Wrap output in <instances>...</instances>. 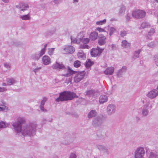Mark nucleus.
Segmentation results:
<instances>
[{"label":"nucleus","instance_id":"nucleus-51","mask_svg":"<svg viewBox=\"0 0 158 158\" xmlns=\"http://www.w3.org/2000/svg\"><path fill=\"white\" fill-rule=\"evenodd\" d=\"M47 100V99L46 98H44L43 100H42L41 102L40 106H44V105L45 104V102Z\"/></svg>","mask_w":158,"mask_h":158},{"label":"nucleus","instance_id":"nucleus-43","mask_svg":"<svg viewBox=\"0 0 158 158\" xmlns=\"http://www.w3.org/2000/svg\"><path fill=\"white\" fill-rule=\"evenodd\" d=\"M156 45L154 42H151L148 44V46L151 48H153Z\"/></svg>","mask_w":158,"mask_h":158},{"label":"nucleus","instance_id":"nucleus-52","mask_svg":"<svg viewBox=\"0 0 158 158\" xmlns=\"http://www.w3.org/2000/svg\"><path fill=\"white\" fill-rule=\"evenodd\" d=\"M45 51V50L43 48L41 50L40 53L39 54L40 57L44 54Z\"/></svg>","mask_w":158,"mask_h":158},{"label":"nucleus","instance_id":"nucleus-27","mask_svg":"<svg viewBox=\"0 0 158 158\" xmlns=\"http://www.w3.org/2000/svg\"><path fill=\"white\" fill-rule=\"evenodd\" d=\"M77 56L80 59H84L85 58V55L82 51H80L78 52Z\"/></svg>","mask_w":158,"mask_h":158},{"label":"nucleus","instance_id":"nucleus-7","mask_svg":"<svg viewBox=\"0 0 158 158\" xmlns=\"http://www.w3.org/2000/svg\"><path fill=\"white\" fill-rule=\"evenodd\" d=\"M104 50V48H101L98 47H97V48H92L90 52L91 56L95 57L99 56L102 53Z\"/></svg>","mask_w":158,"mask_h":158},{"label":"nucleus","instance_id":"nucleus-42","mask_svg":"<svg viewBox=\"0 0 158 158\" xmlns=\"http://www.w3.org/2000/svg\"><path fill=\"white\" fill-rule=\"evenodd\" d=\"M155 29L153 28H151L148 33V35H152L155 33Z\"/></svg>","mask_w":158,"mask_h":158},{"label":"nucleus","instance_id":"nucleus-37","mask_svg":"<svg viewBox=\"0 0 158 158\" xmlns=\"http://www.w3.org/2000/svg\"><path fill=\"white\" fill-rule=\"evenodd\" d=\"M106 22V19H104L103 20L97 21L96 24L98 25H101L105 24Z\"/></svg>","mask_w":158,"mask_h":158},{"label":"nucleus","instance_id":"nucleus-64","mask_svg":"<svg viewBox=\"0 0 158 158\" xmlns=\"http://www.w3.org/2000/svg\"><path fill=\"white\" fill-rule=\"evenodd\" d=\"M2 104H3V105H5L6 104V103L4 101H2Z\"/></svg>","mask_w":158,"mask_h":158},{"label":"nucleus","instance_id":"nucleus-47","mask_svg":"<svg viewBox=\"0 0 158 158\" xmlns=\"http://www.w3.org/2000/svg\"><path fill=\"white\" fill-rule=\"evenodd\" d=\"M96 30L98 31L99 32H106V31L104 30V29L99 27H97L96 28Z\"/></svg>","mask_w":158,"mask_h":158},{"label":"nucleus","instance_id":"nucleus-33","mask_svg":"<svg viewBox=\"0 0 158 158\" xmlns=\"http://www.w3.org/2000/svg\"><path fill=\"white\" fill-rule=\"evenodd\" d=\"M93 64V62L91 61L90 60H89L88 61L86 62L85 65L87 68H89Z\"/></svg>","mask_w":158,"mask_h":158},{"label":"nucleus","instance_id":"nucleus-48","mask_svg":"<svg viewBox=\"0 0 158 158\" xmlns=\"http://www.w3.org/2000/svg\"><path fill=\"white\" fill-rule=\"evenodd\" d=\"M69 158H77V156L75 153L72 152L70 154Z\"/></svg>","mask_w":158,"mask_h":158},{"label":"nucleus","instance_id":"nucleus-60","mask_svg":"<svg viewBox=\"0 0 158 158\" xmlns=\"http://www.w3.org/2000/svg\"><path fill=\"white\" fill-rule=\"evenodd\" d=\"M5 3H8L9 2V0H2Z\"/></svg>","mask_w":158,"mask_h":158},{"label":"nucleus","instance_id":"nucleus-31","mask_svg":"<svg viewBox=\"0 0 158 158\" xmlns=\"http://www.w3.org/2000/svg\"><path fill=\"white\" fill-rule=\"evenodd\" d=\"M141 51V49H139L137 51H135L134 53V56L133 58L134 59H136V58H138L139 57V55Z\"/></svg>","mask_w":158,"mask_h":158},{"label":"nucleus","instance_id":"nucleus-23","mask_svg":"<svg viewBox=\"0 0 158 158\" xmlns=\"http://www.w3.org/2000/svg\"><path fill=\"white\" fill-rule=\"evenodd\" d=\"M107 97L105 95H101L99 98V102L100 103H103L107 101Z\"/></svg>","mask_w":158,"mask_h":158},{"label":"nucleus","instance_id":"nucleus-16","mask_svg":"<svg viewBox=\"0 0 158 158\" xmlns=\"http://www.w3.org/2000/svg\"><path fill=\"white\" fill-rule=\"evenodd\" d=\"M86 95L89 97H95L98 94V92L95 90H90L86 92Z\"/></svg>","mask_w":158,"mask_h":158},{"label":"nucleus","instance_id":"nucleus-45","mask_svg":"<svg viewBox=\"0 0 158 158\" xmlns=\"http://www.w3.org/2000/svg\"><path fill=\"white\" fill-rule=\"evenodd\" d=\"M80 48H87L88 49L89 48V46L86 44H81L80 46Z\"/></svg>","mask_w":158,"mask_h":158},{"label":"nucleus","instance_id":"nucleus-54","mask_svg":"<svg viewBox=\"0 0 158 158\" xmlns=\"http://www.w3.org/2000/svg\"><path fill=\"white\" fill-rule=\"evenodd\" d=\"M40 108L41 111L44 112H47V110L44 108V106H40Z\"/></svg>","mask_w":158,"mask_h":158},{"label":"nucleus","instance_id":"nucleus-34","mask_svg":"<svg viewBox=\"0 0 158 158\" xmlns=\"http://www.w3.org/2000/svg\"><path fill=\"white\" fill-rule=\"evenodd\" d=\"M8 108L5 105L2 106V107H0V111H5L6 112L8 110Z\"/></svg>","mask_w":158,"mask_h":158},{"label":"nucleus","instance_id":"nucleus-50","mask_svg":"<svg viewBox=\"0 0 158 158\" xmlns=\"http://www.w3.org/2000/svg\"><path fill=\"white\" fill-rule=\"evenodd\" d=\"M127 32L125 31H120V35L122 37H123L127 34Z\"/></svg>","mask_w":158,"mask_h":158},{"label":"nucleus","instance_id":"nucleus-30","mask_svg":"<svg viewBox=\"0 0 158 158\" xmlns=\"http://www.w3.org/2000/svg\"><path fill=\"white\" fill-rule=\"evenodd\" d=\"M19 17L23 20H29L31 19L30 15L29 14L27 15H21Z\"/></svg>","mask_w":158,"mask_h":158},{"label":"nucleus","instance_id":"nucleus-10","mask_svg":"<svg viewBox=\"0 0 158 158\" xmlns=\"http://www.w3.org/2000/svg\"><path fill=\"white\" fill-rule=\"evenodd\" d=\"M158 95V91L156 89H153L149 92L147 94V96L151 99L155 98Z\"/></svg>","mask_w":158,"mask_h":158},{"label":"nucleus","instance_id":"nucleus-6","mask_svg":"<svg viewBox=\"0 0 158 158\" xmlns=\"http://www.w3.org/2000/svg\"><path fill=\"white\" fill-rule=\"evenodd\" d=\"M76 74L74 77V81L75 83H78L84 78L85 72L83 71L79 72L76 73Z\"/></svg>","mask_w":158,"mask_h":158},{"label":"nucleus","instance_id":"nucleus-62","mask_svg":"<svg viewBox=\"0 0 158 158\" xmlns=\"http://www.w3.org/2000/svg\"><path fill=\"white\" fill-rule=\"evenodd\" d=\"M73 2L74 3H77L78 2V0H73Z\"/></svg>","mask_w":158,"mask_h":158},{"label":"nucleus","instance_id":"nucleus-4","mask_svg":"<svg viewBox=\"0 0 158 158\" xmlns=\"http://www.w3.org/2000/svg\"><path fill=\"white\" fill-rule=\"evenodd\" d=\"M145 151L142 147H139L137 148L134 152V158H144Z\"/></svg>","mask_w":158,"mask_h":158},{"label":"nucleus","instance_id":"nucleus-29","mask_svg":"<svg viewBox=\"0 0 158 158\" xmlns=\"http://www.w3.org/2000/svg\"><path fill=\"white\" fill-rule=\"evenodd\" d=\"M121 45L124 48H127L130 46V44L127 40H125L122 41Z\"/></svg>","mask_w":158,"mask_h":158},{"label":"nucleus","instance_id":"nucleus-32","mask_svg":"<svg viewBox=\"0 0 158 158\" xmlns=\"http://www.w3.org/2000/svg\"><path fill=\"white\" fill-rule=\"evenodd\" d=\"M31 58L34 60H38L40 56L38 54H34L31 56Z\"/></svg>","mask_w":158,"mask_h":158},{"label":"nucleus","instance_id":"nucleus-46","mask_svg":"<svg viewBox=\"0 0 158 158\" xmlns=\"http://www.w3.org/2000/svg\"><path fill=\"white\" fill-rule=\"evenodd\" d=\"M41 69V67H37L33 69V71L35 73V74H36V73L39 71Z\"/></svg>","mask_w":158,"mask_h":158},{"label":"nucleus","instance_id":"nucleus-53","mask_svg":"<svg viewBox=\"0 0 158 158\" xmlns=\"http://www.w3.org/2000/svg\"><path fill=\"white\" fill-rule=\"evenodd\" d=\"M63 0H54L53 2L56 4H58L61 2Z\"/></svg>","mask_w":158,"mask_h":158},{"label":"nucleus","instance_id":"nucleus-36","mask_svg":"<svg viewBox=\"0 0 158 158\" xmlns=\"http://www.w3.org/2000/svg\"><path fill=\"white\" fill-rule=\"evenodd\" d=\"M73 65L75 67L78 68L81 66V63L78 60H76L74 62Z\"/></svg>","mask_w":158,"mask_h":158},{"label":"nucleus","instance_id":"nucleus-26","mask_svg":"<svg viewBox=\"0 0 158 158\" xmlns=\"http://www.w3.org/2000/svg\"><path fill=\"white\" fill-rule=\"evenodd\" d=\"M151 27V25L148 22H144L143 23L140 28V29H144L145 28L150 27Z\"/></svg>","mask_w":158,"mask_h":158},{"label":"nucleus","instance_id":"nucleus-44","mask_svg":"<svg viewBox=\"0 0 158 158\" xmlns=\"http://www.w3.org/2000/svg\"><path fill=\"white\" fill-rule=\"evenodd\" d=\"M4 67L8 69H10V68L11 64L9 63H5L4 64Z\"/></svg>","mask_w":158,"mask_h":158},{"label":"nucleus","instance_id":"nucleus-40","mask_svg":"<svg viewBox=\"0 0 158 158\" xmlns=\"http://www.w3.org/2000/svg\"><path fill=\"white\" fill-rule=\"evenodd\" d=\"M125 7L124 6H122L120 7L119 9V13L120 14H123L124 13L125 11Z\"/></svg>","mask_w":158,"mask_h":158},{"label":"nucleus","instance_id":"nucleus-39","mask_svg":"<svg viewBox=\"0 0 158 158\" xmlns=\"http://www.w3.org/2000/svg\"><path fill=\"white\" fill-rule=\"evenodd\" d=\"M116 31V30L114 28L111 27L110 29V33L109 34L110 36H111Z\"/></svg>","mask_w":158,"mask_h":158},{"label":"nucleus","instance_id":"nucleus-2","mask_svg":"<svg viewBox=\"0 0 158 158\" xmlns=\"http://www.w3.org/2000/svg\"><path fill=\"white\" fill-rule=\"evenodd\" d=\"M78 96L74 92L70 91H65L60 93L59 96L56 99V101L59 102L71 100L74 98H77Z\"/></svg>","mask_w":158,"mask_h":158},{"label":"nucleus","instance_id":"nucleus-11","mask_svg":"<svg viewBox=\"0 0 158 158\" xmlns=\"http://www.w3.org/2000/svg\"><path fill=\"white\" fill-rule=\"evenodd\" d=\"M63 50L65 53L72 54L75 51V49L72 46H66L64 48Z\"/></svg>","mask_w":158,"mask_h":158},{"label":"nucleus","instance_id":"nucleus-24","mask_svg":"<svg viewBox=\"0 0 158 158\" xmlns=\"http://www.w3.org/2000/svg\"><path fill=\"white\" fill-rule=\"evenodd\" d=\"M83 36L82 37H78V38L79 39L80 43L81 42L82 43L85 44H88L89 41V39L88 38H83Z\"/></svg>","mask_w":158,"mask_h":158},{"label":"nucleus","instance_id":"nucleus-19","mask_svg":"<svg viewBox=\"0 0 158 158\" xmlns=\"http://www.w3.org/2000/svg\"><path fill=\"white\" fill-rule=\"evenodd\" d=\"M6 81L7 83V85H13L17 82L15 78L12 77L7 78Z\"/></svg>","mask_w":158,"mask_h":158},{"label":"nucleus","instance_id":"nucleus-38","mask_svg":"<svg viewBox=\"0 0 158 158\" xmlns=\"http://www.w3.org/2000/svg\"><path fill=\"white\" fill-rule=\"evenodd\" d=\"M55 50V48H48V55L51 56Z\"/></svg>","mask_w":158,"mask_h":158},{"label":"nucleus","instance_id":"nucleus-21","mask_svg":"<svg viewBox=\"0 0 158 158\" xmlns=\"http://www.w3.org/2000/svg\"><path fill=\"white\" fill-rule=\"evenodd\" d=\"M114 68L111 67L107 68L104 71V73L106 75H111L114 72Z\"/></svg>","mask_w":158,"mask_h":158},{"label":"nucleus","instance_id":"nucleus-3","mask_svg":"<svg viewBox=\"0 0 158 158\" xmlns=\"http://www.w3.org/2000/svg\"><path fill=\"white\" fill-rule=\"evenodd\" d=\"M145 12L143 10H138L133 11L132 12V16L135 19H142L145 17Z\"/></svg>","mask_w":158,"mask_h":158},{"label":"nucleus","instance_id":"nucleus-8","mask_svg":"<svg viewBox=\"0 0 158 158\" xmlns=\"http://www.w3.org/2000/svg\"><path fill=\"white\" fill-rule=\"evenodd\" d=\"M116 107L115 105L113 104H110L106 108V113L109 116L113 114L115 112Z\"/></svg>","mask_w":158,"mask_h":158},{"label":"nucleus","instance_id":"nucleus-13","mask_svg":"<svg viewBox=\"0 0 158 158\" xmlns=\"http://www.w3.org/2000/svg\"><path fill=\"white\" fill-rule=\"evenodd\" d=\"M52 67L53 69L56 70L64 69H66L64 64L57 62H56L55 64H53L52 66Z\"/></svg>","mask_w":158,"mask_h":158},{"label":"nucleus","instance_id":"nucleus-35","mask_svg":"<svg viewBox=\"0 0 158 158\" xmlns=\"http://www.w3.org/2000/svg\"><path fill=\"white\" fill-rule=\"evenodd\" d=\"M29 6L27 4L21 5V11H24L28 9Z\"/></svg>","mask_w":158,"mask_h":158},{"label":"nucleus","instance_id":"nucleus-5","mask_svg":"<svg viewBox=\"0 0 158 158\" xmlns=\"http://www.w3.org/2000/svg\"><path fill=\"white\" fill-rule=\"evenodd\" d=\"M152 105L151 104L149 101H147L145 104L143 106L142 112V114L143 116H147L149 110L152 108Z\"/></svg>","mask_w":158,"mask_h":158},{"label":"nucleus","instance_id":"nucleus-15","mask_svg":"<svg viewBox=\"0 0 158 158\" xmlns=\"http://www.w3.org/2000/svg\"><path fill=\"white\" fill-rule=\"evenodd\" d=\"M127 70L126 66H123L121 69H119L116 73V74L118 77H121L125 73Z\"/></svg>","mask_w":158,"mask_h":158},{"label":"nucleus","instance_id":"nucleus-55","mask_svg":"<svg viewBox=\"0 0 158 158\" xmlns=\"http://www.w3.org/2000/svg\"><path fill=\"white\" fill-rule=\"evenodd\" d=\"M154 58L155 61L156 62V65L158 66V55H155Z\"/></svg>","mask_w":158,"mask_h":158},{"label":"nucleus","instance_id":"nucleus-61","mask_svg":"<svg viewBox=\"0 0 158 158\" xmlns=\"http://www.w3.org/2000/svg\"><path fill=\"white\" fill-rule=\"evenodd\" d=\"M47 45V44H45L44 46V48H43V49L46 50Z\"/></svg>","mask_w":158,"mask_h":158},{"label":"nucleus","instance_id":"nucleus-59","mask_svg":"<svg viewBox=\"0 0 158 158\" xmlns=\"http://www.w3.org/2000/svg\"><path fill=\"white\" fill-rule=\"evenodd\" d=\"M16 7L20 9V10H21V5H17L16 6Z\"/></svg>","mask_w":158,"mask_h":158},{"label":"nucleus","instance_id":"nucleus-14","mask_svg":"<svg viewBox=\"0 0 158 158\" xmlns=\"http://www.w3.org/2000/svg\"><path fill=\"white\" fill-rule=\"evenodd\" d=\"M97 148L100 151L102 152L104 154H109V150L106 147L102 145H97Z\"/></svg>","mask_w":158,"mask_h":158},{"label":"nucleus","instance_id":"nucleus-56","mask_svg":"<svg viewBox=\"0 0 158 158\" xmlns=\"http://www.w3.org/2000/svg\"><path fill=\"white\" fill-rule=\"evenodd\" d=\"M55 31V28H54V30L53 31H52V32H51L50 31H48L47 32H46V35H51L52 34H53V32H54Z\"/></svg>","mask_w":158,"mask_h":158},{"label":"nucleus","instance_id":"nucleus-9","mask_svg":"<svg viewBox=\"0 0 158 158\" xmlns=\"http://www.w3.org/2000/svg\"><path fill=\"white\" fill-rule=\"evenodd\" d=\"M102 123V118L98 116L94 118L92 122V124L94 127H97L100 126Z\"/></svg>","mask_w":158,"mask_h":158},{"label":"nucleus","instance_id":"nucleus-1","mask_svg":"<svg viewBox=\"0 0 158 158\" xmlns=\"http://www.w3.org/2000/svg\"><path fill=\"white\" fill-rule=\"evenodd\" d=\"M24 119L22 118H18L12 124L15 132L18 135L25 136H32L35 135L36 131V124L35 123L24 124Z\"/></svg>","mask_w":158,"mask_h":158},{"label":"nucleus","instance_id":"nucleus-41","mask_svg":"<svg viewBox=\"0 0 158 158\" xmlns=\"http://www.w3.org/2000/svg\"><path fill=\"white\" fill-rule=\"evenodd\" d=\"M132 14L130 13H128L126 16V19L127 21H129L132 18Z\"/></svg>","mask_w":158,"mask_h":158},{"label":"nucleus","instance_id":"nucleus-28","mask_svg":"<svg viewBox=\"0 0 158 158\" xmlns=\"http://www.w3.org/2000/svg\"><path fill=\"white\" fill-rule=\"evenodd\" d=\"M81 34L80 33L78 35V36L77 38H75L73 36H71V42L74 43H76L77 44L80 43L79 39H78V38L79 37V36Z\"/></svg>","mask_w":158,"mask_h":158},{"label":"nucleus","instance_id":"nucleus-12","mask_svg":"<svg viewBox=\"0 0 158 158\" xmlns=\"http://www.w3.org/2000/svg\"><path fill=\"white\" fill-rule=\"evenodd\" d=\"M106 38L103 35L100 34L98 36V43L100 45H104L106 42Z\"/></svg>","mask_w":158,"mask_h":158},{"label":"nucleus","instance_id":"nucleus-63","mask_svg":"<svg viewBox=\"0 0 158 158\" xmlns=\"http://www.w3.org/2000/svg\"><path fill=\"white\" fill-rule=\"evenodd\" d=\"M7 85V83L6 84L5 83H3L2 84V85L3 86H6Z\"/></svg>","mask_w":158,"mask_h":158},{"label":"nucleus","instance_id":"nucleus-25","mask_svg":"<svg viewBox=\"0 0 158 158\" xmlns=\"http://www.w3.org/2000/svg\"><path fill=\"white\" fill-rule=\"evenodd\" d=\"M148 158H158V155L156 152L151 151L148 154Z\"/></svg>","mask_w":158,"mask_h":158},{"label":"nucleus","instance_id":"nucleus-57","mask_svg":"<svg viewBox=\"0 0 158 158\" xmlns=\"http://www.w3.org/2000/svg\"><path fill=\"white\" fill-rule=\"evenodd\" d=\"M7 90V89L4 87H0V92H3Z\"/></svg>","mask_w":158,"mask_h":158},{"label":"nucleus","instance_id":"nucleus-17","mask_svg":"<svg viewBox=\"0 0 158 158\" xmlns=\"http://www.w3.org/2000/svg\"><path fill=\"white\" fill-rule=\"evenodd\" d=\"M98 36V33L95 31L91 32L90 34L89 38L92 41H94L97 40Z\"/></svg>","mask_w":158,"mask_h":158},{"label":"nucleus","instance_id":"nucleus-58","mask_svg":"<svg viewBox=\"0 0 158 158\" xmlns=\"http://www.w3.org/2000/svg\"><path fill=\"white\" fill-rule=\"evenodd\" d=\"M111 47L112 50H113L116 48L115 45L114 44H112L111 45Z\"/></svg>","mask_w":158,"mask_h":158},{"label":"nucleus","instance_id":"nucleus-20","mask_svg":"<svg viewBox=\"0 0 158 158\" xmlns=\"http://www.w3.org/2000/svg\"><path fill=\"white\" fill-rule=\"evenodd\" d=\"M76 73H77V71L73 70L69 66H68L67 73L64 76L66 77H69Z\"/></svg>","mask_w":158,"mask_h":158},{"label":"nucleus","instance_id":"nucleus-49","mask_svg":"<svg viewBox=\"0 0 158 158\" xmlns=\"http://www.w3.org/2000/svg\"><path fill=\"white\" fill-rule=\"evenodd\" d=\"M6 127L5 123L4 122L2 121L0 123V128L5 127Z\"/></svg>","mask_w":158,"mask_h":158},{"label":"nucleus","instance_id":"nucleus-22","mask_svg":"<svg viewBox=\"0 0 158 158\" xmlns=\"http://www.w3.org/2000/svg\"><path fill=\"white\" fill-rule=\"evenodd\" d=\"M97 114V113L95 110H92L88 114L87 116L89 118L95 117Z\"/></svg>","mask_w":158,"mask_h":158},{"label":"nucleus","instance_id":"nucleus-18","mask_svg":"<svg viewBox=\"0 0 158 158\" xmlns=\"http://www.w3.org/2000/svg\"><path fill=\"white\" fill-rule=\"evenodd\" d=\"M42 62L44 64L48 65L51 63V59L48 56L45 55L42 58Z\"/></svg>","mask_w":158,"mask_h":158}]
</instances>
